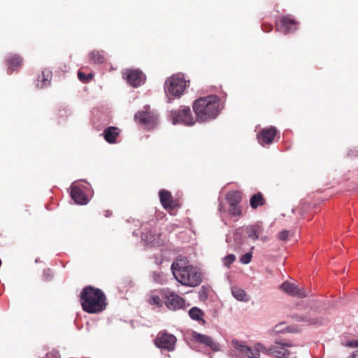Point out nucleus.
<instances>
[{
  "label": "nucleus",
  "instance_id": "39",
  "mask_svg": "<svg viewBox=\"0 0 358 358\" xmlns=\"http://www.w3.org/2000/svg\"><path fill=\"white\" fill-rule=\"evenodd\" d=\"M261 240L263 241V242H266L268 241V237L266 236H262L261 237Z\"/></svg>",
  "mask_w": 358,
  "mask_h": 358
},
{
  "label": "nucleus",
  "instance_id": "16",
  "mask_svg": "<svg viewBox=\"0 0 358 358\" xmlns=\"http://www.w3.org/2000/svg\"><path fill=\"white\" fill-rule=\"evenodd\" d=\"M276 129L274 127L262 129L257 135L259 143L262 145L271 143L276 134Z\"/></svg>",
  "mask_w": 358,
  "mask_h": 358
},
{
  "label": "nucleus",
  "instance_id": "4",
  "mask_svg": "<svg viewBox=\"0 0 358 358\" xmlns=\"http://www.w3.org/2000/svg\"><path fill=\"white\" fill-rule=\"evenodd\" d=\"M225 199L229 208H227L222 201L218 206V211L221 214L227 213L233 217H239L242 215V207L240 205L242 201L241 193L238 191L229 192L226 194Z\"/></svg>",
  "mask_w": 358,
  "mask_h": 358
},
{
  "label": "nucleus",
  "instance_id": "10",
  "mask_svg": "<svg viewBox=\"0 0 358 358\" xmlns=\"http://www.w3.org/2000/svg\"><path fill=\"white\" fill-rule=\"evenodd\" d=\"M176 341L175 336L164 331L157 334L155 343L159 348L173 351L175 349Z\"/></svg>",
  "mask_w": 358,
  "mask_h": 358
},
{
  "label": "nucleus",
  "instance_id": "13",
  "mask_svg": "<svg viewBox=\"0 0 358 358\" xmlns=\"http://www.w3.org/2000/svg\"><path fill=\"white\" fill-rule=\"evenodd\" d=\"M124 76L128 83L134 87L141 85L145 80L143 73L138 69H127Z\"/></svg>",
  "mask_w": 358,
  "mask_h": 358
},
{
  "label": "nucleus",
  "instance_id": "26",
  "mask_svg": "<svg viewBox=\"0 0 358 358\" xmlns=\"http://www.w3.org/2000/svg\"><path fill=\"white\" fill-rule=\"evenodd\" d=\"M231 293L233 296L240 301H248L249 298L245 291L239 287H233L231 289Z\"/></svg>",
  "mask_w": 358,
  "mask_h": 358
},
{
  "label": "nucleus",
  "instance_id": "15",
  "mask_svg": "<svg viewBox=\"0 0 358 358\" xmlns=\"http://www.w3.org/2000/svg\"><path fill=\"white\" fill-rule=\"evenodd\" d=\"M298 23L290 16H284L281 18L278 29L280 32L287 34L296 30Z\"/></svg>",
  "mask_w": 358,
  "mask_h": 358
},
{
  "label": "nucleus",
  "instance_id": "24",
  "mask_svg": "<svg viewBox=\"0 0 358 358\" xmlns=\"http://www.w3.org/2000/svg\"><path fill=\"white\" fill-rule=\"evenodd\" d=\"M142 239L145 241L148 244L152 245H159L162 243L160 240V235H155L152 233L145 234L142 232Z\"/></svg>",
  "mask_w": 358,
  "mask_h": 358
},
{
  "label": "nucleus",
  "instance_id": "11",
  "mask_svg": "<svg viewBox=\"0 0 358 358\" xmlns=\"http://www.w3.org/2000/svg\"><path fill=\"white\" fill-rule=\"evenodd\" d=\"M294 345L290 342L279 341L276 342L275 345L269 348L266 353L273 355L277 358H286L287 356L293 353L289 351L287 348H292Z\"/></svg>",
  "mask_w": 358,
  "mask_h": 358
},
{
  "label": "nucleus",
  "instance_id": "22",
  "mask_svg": "<svg viewBox=\"0 0 358 358\" xmlns=\"http://www.w3.org/2000/svg\"><path fill=\"white\" fill-rule=\"evenodd\" d=\"M162 291L163 290L162 289ZM160 292L161 290L150 292L148 299L149 303L159 308L162 306L163 299L165 300V296H162Z\"/></svg>",
  "mask_w": 358,
  "mask_h": 358
},
{
  "label": "nucleus",
  "instance_id": "1",
  "mask_svg": "<svg viewBox=\"0 0 358 358\" xmlns=\"http://www.w3.org/2000/svg\"><path fill=\"white\" fill-rule=\"evenodd\" d=\"M222 108L220 99L217 95L197 99L193 105L196 121L199 122H206L216 118Z\"/></svg>",
  "mask_w": 358,
  "mask_h": 358
},
{
  "label": "nucleus",
  "instance_id": "29",
  "mask_svg": "<svg viewBox=\"0 0 358 358\" xmlns=\"http://www.w3.org/2000/svg\"><path fill=\"white\" fill-rule=\"evenodd\" d=\"M90 56L94 64H102L104 62L103 55L99 51H93Z\"/></svg>",
  "mask_w": 358,
  "mask_h": 358
},
{
  "label": "nucleus",
  "instance_id": "5",
  "mask_svg": "<svg viewBox=\"0 0 358 358\" xmlns=\"http://www.w3.org/2000/svg\"><path fill=\"white\" fill-rule=\"evenodd\" d=\"M186 87V81L182 74L173 75L167 78L165 85L164 90L168 96L169 101L172 97H180Z\"/></svg>",
  "mask_w": 358,
  "mask_h": 358
},
{
  "label": "nucleus",
  "instance_id": "9",
  "mask_svg": "<svg viewBox=\"0 0 358 358\" xmlns=\"http://www.w3.org/2000/svg\"><path fill=\"white\" fill-rule=\"evenodd\" d=\"M162 296H165L164 303L171 310H176L185 306V301L182 297L168 290L160 292Z\"/></svg>",
  "mask_w": 358,
  "mask_h": 358
},
{
  "label": "nucleus",
  "instance_id": "3",
  "mask_svg": "<svg viewBox=\"0 0 358 358\" xmlns=\"http://www.w3.org/2000/svg\"><path fill=\"white\" fill-rule=\"evenodd\" d=\"M106 296L99 289L91 286L86 287L81 292L80 303L83 309L89 313H98L106 307Z\"/></svg>",
  "mask_w": 358,
  "mask_h": 358
},
{
  "label": "nucleus",
  "instance_id": "19",
  "mask_svg": "<svg viewBox=\"0 0 358 358\" xmlns=\"http://www.w3.org/2000/svg\"><path fill=\"white\" fill-rule=\"evenodd\" d=\"M280 289L290 296L299 298H304L308 296V293L305 290L299 289L294 283L288 281L284 282L280 285Z\"/></svg>",
  "mask_w": 358,
  "mask_h": 358
},
{
  "label": "nucleus",
  "instance_id": "21",
  "mask_svg": "<svg viewBox=\"0 0 358 358\" xmlns=\"http://www.w3.org/2000/svg\"><path fill=\"white\" fill-rule=\"evenodd\" d=\"M52 73L48 69L42 71L41 75L37 78L36 86L39 89H43L50 85Z\"/></svg>",
  "mask_w": 358,
  "mask_h": 358
},
{
  "label": "nucleus",
  "instance_id": "8",
  "mask_svg": "<svg viewBox=\"0 0 358 358\" xmlns=\"http://www.w3.org/2000/svg\"><path fill=\"white\" fill-rule=\"evenodd\" d=\"M232 345L236 351L248 358H259L261 352L266 353V348L261 343H257L253 347H249L243 342L233 340Z\"/></svg>",
  "mask_w": 358,
  "mask_h": 358
},
{
  "label": "nucleus",
  "instance_id": "32",
  "mask_svg": "<svg viewBox=\"0 0 358 358\" xmlns=\"http://www.w3.org/2000/svg\"><path fill=\"white\" fill-rule=\"evenodd\" d=\"M78 77L79 80L81 82H83V83H88L92 79V74L86 75L83 72L79 71L78 73Z\"/></svg>",
  "mask_w": 358,
  "mask_h": 358
},
{
  "label": "nucleus",
  "instance_id": "18",
  "mask_svg": "<svg viewBox=\"0 0 358 358\" xmlns=\"http://www.w3.org/2000/svg\"><path fill=\"white\" fill-rule=\"evenodd\" d=\"M160 203L163 208L168 211L173 210L176 203L173 200L171 193L166 189H161L159 192Z\"/></svg>",
  "mask_w": 358,
  "mask_h": 358
},
{
  "label": "nucleus",
  "instance_id": "41",
  "mask_svg": "<svg viewBox=\"0 0 358 358\" xmlns=\"http://www.w3.org/2000/svg\"><path fill=\"white\" fill-rule=\"evenodd\" d=\"M280 331H281V330L278 329V326H276V327H275V332H280Z\"/></svg>",
  "mask_w": 358,
  "mask_h": 358
},
{
  "label": "nucleus",
  "instance_id": "7",
  "mask_svg": "<svg viewBox=\"0 0 358 358\" xmlns=\"http://www.w3.org/2000/svg\"><path fill=\"white\" fill-rule=\"evenodd\" d=\"M169 118L171 120L173 124H182L186 126H192L195 123L191 109L189 107L171 110Z\"/></svg>",
  "mask_w": 358,
  "mask_h": 358
},
{
  "label": "nucleus",
  "instance_id": "33",
  "mask_svg": "<svg viewBox=\"0 0 358 358\" xmlns=\"http://www.w3.org/2000/svg\"><path fill=\"white\" fill-rule=\"evenodd\" d=\"M252 257V252H247L245 255L241 256V257L240 258V262L243 264H249L251 262Z\"/></svg>",
  "mask_w": 358,
  "mask_h": 358
},
{
  "label": "nucleus",
  "instance_id": "28",
  "mask_svg": "<svg viewBox=\"0 0 358 358\" xmlns=\"http://www.w3.org/2000/svg\"><path fill=\"white\" fill-rule=\"evenodd\" d=\"M22 62V58L17 55L12 56L8 62V69L14 71L16 67L20 66Z\"/></svg>",
  "mask_w": 358,
  "mask_h": 358
},
{
  "label": "nucleus",
  "instance_id": "37",
  "mask_svg": "<svg viewBox=\"0 0 358 358\" xmlns=\"http://www.w3.org/2000/svg\"><path fill=\"white\" fill-rule=\"evenodd\" d=\"M52 273L50 271V269H45L43 271V276L45 279H50L52 278Z\"/></svg>",
  "mask_w": 358,
  "mask_h": 358
},
{
  "label": "nucleus",
  "instance_id": "27",
  "mask_svg": "<svg viewBox=\"0 0 358 358\" xmlns=\"http://www.w3.org/2000/svg\"><path fill=\"white\" fill-rule=\"evenodd\" d=\"M250 206L253 209L257 208L260 206L264 205V199L260 193L254 194L250 201Z\"/></svg>",
  "mask_w": 358,
  "mask_h": 358
},
{
  "label": "nucleus",
  "instance_id": "36",
  "mask_svg": "<svg viewBox=\"0 0 358 358\" xmlns=\"http://www.w3.org/2000/svg\"><path fill=\"white\" fill-rule=\"evenodd\" d=\"M346 346L351 348H357L358 347V341L353 340L347 343Z\"/></svg>",
  "mask_w": 358,
  "mask_h": 358
},
{
  "label": "nucleus",
  "instance_id": "14",
  "mask_svg": "<svg viewBox=\"0 0 358 358\" xmlns=\"http://www.w3.org/2000/svg\"><path fill=\"white\" fill-rule=\"evenodd\" d=\"M71 189V197L77 204L85 205L88 203L87 193L77 183H73Z\"/></svg>",
  "mask_w": 358,
  "mask_h": 358
},
{
  "label": "nucleus",
  "instance_id": "34",
  "mask_svg": "<svg viewBox=\"0 0 358 358\" xmlns=\"http://www.w3.org/2000/svg\"><path fill=\"white\" fill-rule=\"evenodd\" d=\"M73 183H77L80 187L85 192V193H87V192L90 191L89 184H87L85 181H76Z\"/></svg>",
  "mask_w": 358,
  "mask_h": 358
},
{
  "label": "nucleus",
  "instance_id": "25",
  "mask_svg": "<svg viewBox=\"0 0 358 358\" xmlns=\"http://www.w3.org/2000/svg\"><path fill=\"white\" fill-rule=\"evenodd\" d=\"M189 316L194 320L205 324L203 320L204 313L197 307L192 308L188 312Z\"/></svg>",
  "mask_w": 358,
  "mask_h": 358
},
{
  "label": "nucleus",
  "instance_id": "38",
  "mask_svg": "<svg viewBox=\"0 0 358 358\" xmlns=\"http://www.w3.org/2000/svg\"><path fill=\"white\" fill-rule=\"evenodd\" d=\"M349 358H358V349L354 351Z\"/></svg>",
  "mask_w": 358,
  "mask_h": 358
},
{
  "label": "nucleus",
  "instance_id": "23",
  "mask_svg": "<svg viewBox=\"0 0 358 358\" xmlns=\"http://www.w3.org/2000/svg\"><path fill=\"white\" fill-rule=\"evenodd\" d=\"M103 136L105 140L109 143L116 142L117 136L119 134L118 129L116 127H110L103 131Z\"/></svg>",
  "mask_w": 358,
  "mask_h": 358
},
{
  "label": "nucleus",
  "instance_id": "6",
  "mask_svg": "<svg viewBox=\"0 0 358 358\" xmlns=\"http://www.w3.org/2000/svg\"><path fill=\"white\" fill-rule=\"evenodd\" d=\"M135 120L143 126L145 129H152L158 124V115L153 110H150L148 106H145L142 110L136 113Z\"/></svg>",
  "mask_w": 358,
  "mask_h": 358
},
{
  "label": "nucleus",
  "instance_id": "42",
  "mask_svg": "<svg viewBox=\"0 0 358 358\" xmlns=\"http://www.w3.org/2000/svg\"><path fill=\"white\" fill-rule=\"evenodd\" d=\"M157 264H162V262L160 261L159 262H156Z\"/></svg>",
  "mask_w": 358,
  "mask_h": 358
},
{
  "label": "nucleus",
  "instance_id": "20",
  "mask_svg": "<svg viewBox=\"0 0 358 358\" xmlns=\"http://www.w3.org/2000/svg\"><path fill=\"white\" fill-rule=\"evenodd\" d=\"M263 230V227L258 223L248 225L245 228V232L248 236L254 241L259 238Z\"/></svg>",
  "mask_w": 358,
  "mask_h": 358
},
{
  "label": "nucleus",
  "instance_id": "40",
  "mask_svg": "<svg viewBox=\"0 0 358 358\" xmlns=\"http://www.w3.org/2000/svg\"><path fill=\"white\" fill-rule=\"evenodd\" d=\"M238 238H239V234H238V233H236V234L234 235V240H235V241H237Z\"/></svg>",
  "mask_w": 358,
  "mask_h": 358
},
{
  "label": "nucleus",
  "instance_id": "31",
  "mask_svg": "<svg viewBox=\"0 0 358 358\" xmlns=\"http://www.w3.org/2000/svg\"><path fill=\"white\" fill-rule=\"evenodd\" d=\"M236 256L233 254L228 255L222 259L223 264L229 268L230 265L235 261Z\"/></svg>",
  "mask_w": 358,
  "mask_h": 358
},
{
  "label": "nucleus",
  "instance_id": "12",
  "mask_svg": "<svg viewBox=\"0 0 358 358\" xmlns=\"http://www.w3.org/2000/svg\"><path fill=\"white\" fill-rule=\"evenodd\" d=\"M315 310H311L305 315H295L294 317L296 321L303 322L308 325H322L324 323L325 320L317 316Z\"/></svg>",
  "mask_w": 358,
  "mask_h": 358
},
{
  "label": "nucleus",
  "instance_id": "35",
  "mask_svg": "<svg viewBox=\"0 0 358 358\" xmlns=\"http://www.w3.org/2000/svg\"><path fill=\"white\" fill-rule=\"evenodd\" d=\"M289 231L283 230L278 234V238L280 241H285L287 239L289 236Z\"/></svg>",
  "mask_w": 358,
  "mask_h": 358
},
{
  "label": "nucleus",
  "instance_id": "2",
  "mask_svg": "<svg viewBox=\"0 0 358 358\" xmlns=\"http://www.w3.org/2000/svg\"><path fill=\"white\" fill-rule=\"evenodd\" d=\"M171 271L176 280L182 285L196 287L201 282V273L189 265L186 259L178 258L173 262Z\"/></svg>",
  "mask_w": 358,
  "mask_h": 358
},
{
  "label": "nucleus",
  "instance_id": "30",
  "mask_svg": "<svg viewBox=\"0 0 358 358\" xmlns=\"http://www.w3.org/2000/svg\"><path fill=\"white\" fill-rule=\"evenodd\" d=\"M153 280L159 284H164L166 282L165 275L162 272H155L152 274Z\"/></svg>",
  "mask_w": 358,
  "mask_h": 358
},
{
  "label": "nucleus",
  "instance_id": "17",
  "mask_svg": "<svg viewBox=\"0 0 358 358\" xmlns=\"http://www.w3.org/2000/svg\"><path fill=\"white\" fill-rule=\"evenodd\" d=\"M192 338L196 342L204 344L205 345L209 347L212 350L215 352H218L220 350V345L217 343L215 342L211 337L207 335L193 332Z\"/></svg>",
  "mask_w": 358,
  "mask_h": 358
}]
</instances>
